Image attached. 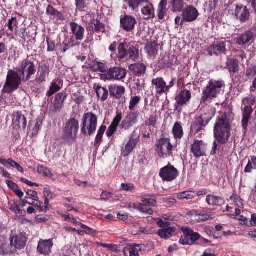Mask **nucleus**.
<instances>
[{"label":"nucleus","mask_w":256,"mask_h":256,"mask_svg":"<svg viewBox=\"0 0 256 256\" xmlns=\"http://www.w3.org/2000/svg\"><path fill=\"white\" fill-rule=\"evenodd\" d=\"M70 26L71 28L72 33L75 36L76 39L78 40H82L84 32V28L74 22H70Z\"/></svg>","instance_id":"24"},{"label":"nucleus","mask_w":256,"mask_h":256,"mask_svg":"<svg viewBox=\"0 0 256 256\" xmlns=\"http://www.w3.org/2000/svg\"><path fill=\"white\" fill-rule=\"evenodd\" d=\"M37 171L39 174H42L44 176L47 177L52 178L54 176V174L50 169L42 165L38 166Z\"/></svg>","instance_id":"46"},{"label":"nucleus","mask_w":256,"mask_h":256,"mask_svg":"<svg viewBox=\"0 0 256 256\" xmlns=\"http://www.w3.org/2000/svg\"><path fill=\"white\" fill-rule=\"evenodd\" d=\"M94 67L95 68V70L100 72H101L105 73L106 72V67L105 64L100 62H96L94 64Z\"/></svg>","instance_id":"52"},{"label":"nucleus","mask_w":256,"mask_h":256,"mask_svg":"<svg viewBox=\"0 0 256 256\" xmlns=\"http://www.w3.org/2000/svg\"><path fill=\"white\" fill-rule=\"evenodd\" d=\"M14 125L18 130H24L27 125L26 118L20 112H15L12 119Z\"/></svg>","instance_id":"21"},{"label":"nucleus","mask_w":256,"mask_h":256,"mask_svg":"<svg viewBox=\"0 0 256 256\" xmlns=\"http://www.w3.org/2000/svg\"><path fill=\"white\" fill-rule=\"evenodd\" d=\"M156 118L154 116H152L148 120L146 124L149 126H154L156 123Z\"/></svg>","instance_id":"62"},{"label":"nucleus","mask_w":256,"mask_h":256,"mask_svg":"<svg viewBox=\"0 0 256 256\" xmlns=\"http://www.w3.org/2000/svg\"><path fill=\"white\" fill-rule=\"evenodd\" d=\"M256 75V68L255 67H252L248 68L246 72V76L249 78H252Z\"/></svg>","instance_id":"56"},{"label":"nucleus","mask_w":256,"mask_h":256,"mask_svg":"<svg viewBox=\"0 0 256 256\" xmlns=\"http://www.w3.org/2000/svg\"><path fill=\"white\" fill-rule=\"evenodd\" d=\"M256 169V156H252L250 157V160H249L248 164L245 168L244 172L246 173H250L252 172V170Z\"/></svg>","instance_id":"45"},{"label":"nucleus","mask_w":256,"mask_h":256,"mask_svg":"<svg viewBox=\"0 0 256 256\" xmlns=\"http://www.w3.org/2000/svg\"><path fill=\"white\" fill-rule=\"evenodd\" d=\"M156 146V150L160 157L167 158L172 154L173 146L170 139L161 138L158 141Z\"/></svg>","instance_id":"10"},{"label":"nucleus","mask_w":256,"mask_h":256,"mask_svg":"<svg viewBox=\"0 0 256 256\" xmlns=\"http://www.w3.org/2000/svg\"><path fill=\"white\" fill-rule=\"evenodd\" d=\"M6 238L4 237L1 236L0 237V254H8L10 252V250L6 248H2V245L5 242Z\"/></svg>","instance_id":"54"},{"label":"nucleus","mask_w":256,"mask_h":256,"mask_svg":"<svg viewBox=\"0 0 256 256\" xmlns=\"http://www.w3.org/2000/svg\"><path fill=\"white\" fill-rule=\"evenodd\" d=\"M139 50L134 46H128L126 42H121L118 46V54L116 56L118 61L122 62L126 57L134 62H136L139 58Z\"/></svg>","instance_id":"4"},{"label":"nucleus","mask_w":256,"mask_h":256,"mask_svg":"<svg viewBox=\"0 0 256 256\" xmlns=\"http://www.w3.org/2000/svg\"><path fill=\"white\" fill-rule=\"evenodd\" d=\"M46 42L48 44V52H52L55 50V44L52 42L50 41L48 38H46Z\"/></svg>","instance_id":"63"},{"label":"nucleus","mask_w":256,"mask_h":256,"mask_svg":"<svg viewBox=\"0 0 256 256\" xmlns=\"http://www.w3.org/2000/svg\"><path fill=\"white\" fill-rule=\"evenodd\" d=\"M254 37V33L252 30H248L242 34L238 36L235 42L238 46H244L249 42Z\"/></svg>","instance_id":"25"},{"label":"nucleus","mask_w":256,"mask_h":256,"mask_svg":"<svg viewBox=\"0 0 256 256\" xmlns=\"http://www.w3.org/2000/svg\"><path fill=\"white\" fill-rule=\"evenodd\" d=\"M93 24L94 27V31L96 32H104V26L100 20H96Z\"/></svg>","instance_id":"51"},{"label":"nucleus","mask_w":256,"mask_h":256,"mask_svg":"<svg viewBox=\"0 0 256 256\" xmlns=\"http://www.w3.org/2000/svg\"><path fill=\"white\" fill-rule=\"evenodd\" d=\"M122 190L125 191H131L134 190V186L132 184H121Z\"/></svg>","instance_id":"59"},{"label":"nucleus","mask_w":256,"mask_h":256,"mask_svg":"<svg viewBox=\"0 0 256 256\" xmlns=\"http://www.w3.org/2000/svg\"><path fill=\"white\" fill-rule=\"evenodd\" d=\"M234 120L233 114L224 112L219 116L216 120L214 127V136L220 143H226L230 136V124Z\"/></svg>","instance_id":"1"},{"label":"nucleus","mask_w":256,"mask_h":256,"mask_svg":"<svg viewBox=\"0 0 256 256\" xmlns=\"http://www.w3.org/2000/svg\"><path fill=\"white\" fill-rule=\"evenodd\" d=\"M138 142V138L135 137L134 133L131 136L129 141L126 144L125 148L122 150L124 156H128L136 147Z\"/></svg>","instance_id":"28"},{"label":"nucleus","mask_w":256,"mask_h":256,"mask_svg":"<svg viewBox=\"0 0 256 256\" xmlns=\"http://www.w3.org/2000/svg\"><path fill=\"white\" fill-rule=\"evenodd\" d=\"M140 97L138 96H134L132 98L131 100H130L129 109L130 110H132L136 105L140 102Z\"/></svg>","instance_id":"50"},{"label":"nucleus","mask_w":256,"mask_h":256,"mask_svg":"<svg viewBox=\"0 0 256 256\" xmlns=\"http://www.w3.org/2000/svg\"><path fill=\"white\" fill-rule=\"evenodd\" d=\"M36 198L32 199V202H30V204L38 207L39 208L40 212L44 211V208L41 206L42 202Z\"/></svg>","instance_id":"53"},{"label":"nucleus","mask_w":256,"mask_h":256,"mask_svg":"<svg viewBox=\"0 0 256 256\" xmlns=\"http://www.w3.org/2000/svg\"><path fill=\"white\" fill-rule=\"evenodd\" d=\"M157 224L160 228H163L170 227V222L164 221L162 218L158 220L157 222Z\"/></svg>","instance_id":"61"},{"label":"nucleus","mask_w":256,"mask_h":256,"mask_svg":"<svg viewBox=\"0 0 256 256\" xmlns=\"http://www.w3.org/2000/svg\"><path fill=\"white\" fill-rule=\"evenodd\" d=\"M74 183L78 186L83 188H86L91 186V184H88V182H82L78 179L74 180Z\"/></svg>","instance_id":"55"},{"label":"nucleus","mask_w":256,"mask_h":256,"mask_svg":"<svg viewBox=\"0 0 256 256\" xmlns=\"http://www.w3.org/2000/svg\"><path fill=\"white\" fill-rule=\"evenodd\" d=\"M50 68L46 64L40 66L34 82L38 84H41L46 82L50 74Z\"/></svg>","instance_id":"20"},{"label":"nucleus","mask_w":256,"mask_h":256,"mask_svg":"<svg viewBox=\"0 0 256 256\" xmlns=\"http://www.w3.org/2000/svg\"><path fill=\"white\" fill-rule=\"evenodd\" d=\"M252 112V109L250 106H246L242 112V116L250 118Z\"/></svg>","instance_id":"57"},{"label":"nucleus","mask_w":256,"mask_h":256,"mask_svg":"<svg viewBox=\"0 0 256 256\" xmlns=\"http://www.w3.org/2000/svg\"><path fill=\"white\" fill-rule=\"evenodd\" d=\"M190 214L192 216L194 217L195 219L197 221L199 222L206 221L214 218L212 216H210L208 214H198L196 210H192L190 212Z\"/></svg>","instance_id":"40"},{"label":"nucleus","mask_w":256,"mask_h":256,"mask_svg":"<svg viewBox=\"0 0 256 256\" xmlns=\"http://www.w3.org/2000/svg\"><path fill=\"white\" fill-rule=\"evenodd\" d=\"M46 13L53 16V18L56 20H64V17L62 14L54 9L53 6L50 5H49L47 7Z\"/></svg>","instance_id":"37"},{"label":"nucleus","mask_w":256,"mask_h":256,"mask_svg":"<svg viewBox=\"0 0 256 256\" xmlns=\"http://www.w3.org/2000/svg\"><path fill=\"white\" fill-rule=\"evenodd\" d=\"M226 50L225 44L222 42L218 44H215L210 46L207 49V52L212 56L213 54L218 55L220 53L224 52Z\"/></svg>","instance_id":"32"},{"label":"nucleus","mask_w":256,"mask_h":256,"mask_svg":"<svg viewBox=\"0 0 256 256\" xmlns=\"http://www.w3.org/2000/svg\"><path fill=\"white\" fill-rule=\"evenodd\" d=\"M249 118H247L246 116L244 117L242 116V127L243 132H244V133H246V131L247 130Z\"/></svg>","instance_id":"60"},{"label":"nucleus","mask_w":256,"mask_h":256,"mask_svg":"<svg viewBox=\"0 0 256 256\" xmlns=\"http://www.w3.org/2000/svg\"><path fill=\"white\" fill-rule=\"evenodd\" d=\"M128 69L134 76H140L145 74L146 67L143 63H136L130 64Z\"/></svg>","instance_id":"26"},{"label":"nucleus","mask_w":256,"mask_h":256,"mask_svg":"<svg viewBox=\"0 0 256 256\" xmlns=\"http://www.w3.org/2000/svg\"><path fill=\"white\" fill-rule=\"evenodd\" d=\"M66 97V94L62 92L59 93L56 96L52 104L54 111L59 110L62 107Z\"/></svg>","instance_id":"33"},{"label":"nucleus","mask_w":256,"mask_h":256,"mask_svg":"<svg viewBox=\"0 0 256 256\" xmlns=\"http://www.w3.org/2000/svg\"><path fill=\"white\" fill-rule=\"evenodd\" d=\"M128 4L129 8L132 11H137L140 6L146 4L142 10L144 19L148 20L153 18L154 16V9L148 0H124Z\"/></svg>","instance_id":"5"},{"label":"nucleus","mask_w":256,"mask_h":256,"mask_svg":"<svg viewBox=\"0 0 256 256\" xmlns=\"http://www.w3.org/2000/svg\"><path fill=\"white\" fill-rule=\"evenodd\" d=\"M179 242L182 245H191L188 235L185 234L180 239Z\"/></svg>","instance_id":"58"},{"label":"nucleus","mask_w":256,"mask_h":256,"mask_svg":"<svg viewBox=\"0 0 256 256\" xmlns=\"http://www.w3.org/2000/svg\"><path fill=\"white\" fill-rule=\"evenodd\" d=\"M167 5L166 0H162L158 6V17L160 20H162L166 11V6Z\"/></svg>","instance_id":"43"},{"label":"nucleus","mask_w":256,"mask_h":256,"mask_svg":"<svg viewBox=\"0 0 256 256\" xmlns=\"http://www.w3.org/2000/svg\"><path fill=\"white\" fill-rule=\"evenodd\" d=\"M182 231L185 234H187L191 245L193 244L200 238V234L198 232H194L192 230L188 228H182Z\"/></svg>","instance_id":"36"},{"label":"nucleus","mask_w":256,"mask_h":256,"mask_svg":"<svg viewBox=\"0 0 256 256\" xmlns=\"http://www.w3.org/2000/svg\"><path fill=\"white\" fill-rule=\"evenodd\" d=\"M224 86V82L222 80H210L203 91L201 102H204L208 100L216 98Z\"/></svg>","instance_id":"2"},{"label":"nucleus","mask_w":256,"mask_h":256,"mask_svg":"<svg viewBox=\"0 0 256 256\" xmlns=\"http://www.w3.org/2000/svg\"><path fill=\"white\" fill-rule=\"evenodd\" d=\"M18 72L21 73L24 80L26 82L36 74V69L32 62L26 59L22 62L20 66L18 69Z\"/></svg>","instance_id":"9"},{"label":"nucleus","mask_w":256,"mask_h":256,"mask_svg":"<svg viewBox=\"0 0 256 256\" xmlns=\"http://www.w3.org/2000/svg\"><path fill=\"white\" fill-rule=\"evenodd\" d=\"M202 256H216V255L212 249L208 248L205 250Z\"/></svg>","instance_id":"64"},{"label":"nucleus","mask_w":256,"mask_h":256,"mask_svg":"<svg viewBox=\"0 0 256 256\" xmlns=\"http://www.w3.org/2000/svg\"><path fill=\"white\" fill-rule=\"evenodd\" d=\"M191 98V93L190 92L186 90L180 92L178 96L176 98V100L177 104L182 106L186 104Z\"/></svg>","instance_id":"29"},{"label":"nucleus","mask_w":256,"mask_h":256,"mask_svg":"<svg viewBox=\"0 0 256 256\" xmlns=\"http://www.w3.org/2000/svg\"><path fill=\"white\" fill-rule=\"evenodd\" d=\"M53 245L52 239L46 240L41 239L38 242L37 247L38 252L41 254L48 256L52 252V248Z\"/></svg>","instance_id":"17"},{"label":"nucleus","mask_w":256,"mask_h":256,"mask_svg":"<svg viewBox=\"0 0 256 256\" xmlns=\"http://www.w3.org/2000/svg\"><path fill=\"white\" fill-rule=\"evenodd\" d=\"M178 170L170 164L160 169V176L164 181L172 182L178 176Z\"/></svg>","instance_id":"12"},{"label":"nucleus","mask_w":256,"mask_h":256,"mask_svg":"<svg viewBox=\"0 0 256 256\" xmlns=\"http://www.w3.org/2000/svg\"><path fill=\"white\" fill-rule=\"evenodd\" d=\"M75 6L76 10L78 11H86L87 8L86 2L85 0H76Z\"/></svg>","instance_id":"47"},{"label":"nucleus","mask_w":256,"mask_h":256,"mask_svg":"<svg viewBox=\"0 0 256 256\" xmlns=\"http://www.w3.org/2000/svg\"><path fill=\"white\" fill-rule=\"evenodd\" d=\"M126 75V70L122 68L114 67L110 68L102 77L107 80H120L124 78Z\"/></svg>","instance_id":"13"},{"label":"nucleus","mask_w":256,"mask_h":256,"mask_svg":"<svg viewBox=\"0 0 256 256\" xmlns=\"http://www.w3.org/2000/svg\"><path fill=\"white\" fill-rule=\"evenodd\" d=\"M7 168L12 167L16 168L18 172H23L24 169L17 162L14 161L11 158H8V166Z\"/></svg>","instance_id":"48"},{"label":"nucleus","mask_w":256,"mask_h":256,"mask_svg":"<svg viewBox=\"0 0 256 256\" xmlns=\"http://www.w3.org/2000/svg\"><path fill=\"white\" fill-rule=\"evenodd\" d=\"M172 134L175 138L180 139L182 138L184 131L180 122H176L174 124L172 128Z\"/></svg>","instance_id":"41"},{"label":"nucleus","mask_w":256,"mask_h":256,"mask_svg":"<svg viewBox=\"0 0 256 256\" xmlns=\"http://www.w3.org/2000/svg\"><path fill=\"white\" fill-rule=\"evenodd\" d=\"M142 201L144 204H138V210L142 212L152 214L153 211L150 208V206H153L156 204V200L154 197L148 196L142 198Z\"/></svg>","instance_id":"16"},{"label":"nucleus","mask_w":256,"mask_h":256,"mask_svg":"<svg viewBox=\"0 0 256 256\" xmlns=\"http://www.w3.org/2000/svg\"><path fill=\"white\" fill-rule=\"evenodd\" d=\"M198 14L199 13L196 8L191 6H188L182 12L183 19L180 24L182 25L184 21L191 22L195 20Z\"/></svg>","instance_id":"19"},{"label":"nucleus","mask_w":256,"mask_h":256,"mask_svg":"<svg viewBox=\"0 0 256 256\" xmlns=\"http://www.w3.org/2000/svg\"><path fill=\"white\" fill-rule=\"evenodd\" d=\"M214 116V114L208 111L206 113L196 118L191 124L190 136H194L198 133L204 130V128L208 125Z\"/></svg>","instance_id":"7"},{"label":"nucleus","mask_w":256,"mask_h":256,"mask_svg":"<svg viewBox=\"0 0 256 256\" xmlns=\"http://www.w3.org/2000/svg\"><path fill=\"white\" fill-rule=\"evenodd\" d=\"M146 50L150 55L154 56L158 52V46L154 44H150L146 46Z\"/></svg>","instance_id":"49"},{"label":"nucleus","mask_w":256,"mask_h":256,"mask_svg":"<svg viewBox=\"0 0 256 256\" xmlns=\"http://www.w3.org/2000/svg\"><path fill=\"white\" fill-rule=\"evenodd\" d=\"M176 228L175 226H170L160 230L158 232L159 236L163 239H168L176 232Z\"/></svg>","instance_id":"34"},{"label":"nucleus","mask_w":256,"mask_h":256,"mask_svg":"<svg viewBox=\"0 0 256 256\" xmlns=\"http://www.w3.org/2000/svg\"><path fill=\"white\" fill-rule=\"evenodd\" d=\"M235 16L241 22H246L249 19V10L246 6H237L235 9Z\"/></svg>","instance_id":"22"},{"label":"nucleus","mask_w":256,"mask_h":256,"mask_svg":"<svg viewBox=\"0 0 256 256\" xmlns=\"http://www.w3.org/2000/svg\"><path fill=\"white\" fill-rule=\"evenodd\" d=\"M109 90L111 96L116 98H120L124 94L125 88L122 86L112 85L110 86Z\"/></svg>","instance_id":"31"},{"label":"nucleus","mask_w":256,"mask_h":256,"mask_svg":"<svg viewBox=\"0 0 256 256\" xmlns=\"http://www.w3.org/2000/svg\"><path fill=\"white\" fill-rule=\"evenodd\" d=\"M79 127V122L75 118H70L66 122L62 138L66 143L72 144L75 142Z\"/></svg>","instance_id":"3"},{"label":"nucleus","mask_w":256,"mask_h":256,"mask_svg":"<svg viewBox=\"0 0 256 256\" xmlns=\"http://www.w3.org/2000/svg\"><path fill=\"white\" fill-rule=\"evenodd\" d=\"M27 239L25 235L20 233L12 237L10 240V244L12 246L13 252L16 249H22L26 246Z\"/></svg>","instance_id":"18"},{"label":"nucleus","mask_w":256,"mask_h":256,"mask_svg":"<svg viewBox=\"0 0 256 256\" xmlns=\"http://www.w3.org/2000/svg\"><path fill=\"white\" fill-rule=\"evenodd\" d=\"M170 4L172 6L171 10L174 12H181L184 5V2L183 0H172Z\"/></svg>","instance_id":"42"},{"label":"nucleus","mask_w":256,"mask_h":256,"mask_svg":"<svg viewBox=\"0 0 256 256\" xmlns=\"http://www.w3.org/2000/svg\"><path fill=\"white\" fill-rule=\"evenodd\" d=\"M206 201L208 205L212 206H221L225 204L223 198L212 194L208 195Z\"/></svg>","instance_id":"27"},{"label":"nucleus","mask_w":256,"mask_h":256,"mask_svg":"<svg viewBox=\"0 0 256 256\" xmlns=\"http://www.w3.org/2000/svg\"><path fill=\"white\" fill-rule=\"evenodd\" d=\"M122 119L121 114H117L116 116L113 120L111 124L108 127L106 134L108 137L111 136L116 131L117 127Z\"/></svg>","instance_id":"30"},{"label":"nucleus","mask_w":256,"mask_h":256,"mask_svg":"<svg viewBox=\"0 0 256 256\" xmlns=\"http://www.w3.org/2000/svg\"><path fill=\"white\" fill-rule=\"evenodd\" d=\"M62 86V82L60 79H55L52 82L49 90L46 93V96H50L55 92L58 91Z\"/></svg>","instance_id":"35"},{"label":"nucleus","mask_w":256,"mask_h":256,"mask_svg":"<svg viewBox=\"0 0 256 256\" xmlns=\"http://www.w3.org/2000/svg\"><path fill=\"white\" fill-rule=\"evenodd\" d=\"M226 68L230 72L236 73L239 70L238 62L236 58H232L228 60Z\"/></svg>","instance_id":"38"},{"label":"nucleus","mask_w":256,"mask_h":256,"mask_svg":"<svg viewBox=\"0 0 256 256\" xmlns=\"http://www.w3.org/2000/svg\"><path fill=\"white\" fill-rule=\"evenodd\" d=\"M195 196V192L190 190L184 191L177 194V198L178 200H190L194 198Z\"/></svg>","instance_id":"44"},{"label":"nucleus","mask_w":256,"mask_h":256,"mask_svg":"<svg viewBox=\"0 0 256 256\" xmlns=\"http://www.w3.org/2000/svg\"><path fill=\"white\" fill-rule=\"evenodd\" d=\"M138 114L130 113L122 121L120 124L122 129L128 130L132 127L138 121Z\"/></svg>","instance_id":"23"},{"label":"nucleus","mask_w":256,"mask_h":256,"mask_svg":"<svg viewBox=\"0 0 256 256\" xmlns=\"http://www.w3.org/2000/svg\"><path fill=\"white\" fill-rule=\"evenodd\" d=\"M94 88L96 92L97 96L102 101L106 100L108 96V92L106 88L100 86H94Z\"/></svg>","instance_id":"39"},{"label":"nucleus","mask_w":256,"mask_h":256,"mask_svg":"<svg viewBox=\"0 0 256 256\" xmlns=\"http://www.w3.org/2000/svg\"><path fill=\"white\" fill-rule=\"evenodd\" d=\"M137 22L136 18L132 16L126 14L121 16L120 28L126 32H132L135 28Z\"/></svg>","instance_id":"14"},{"label":"nucleus","mask_w":256,"mask_h":256,"mask_svg":"<svg viewBox=\"0 0 256 256\" xmlns=\"http://www.w3.org/2000/svg\"><path fill=\"white\" fill-rule=\"evenodd\" d=\"M174 78H172L168 85H166V82L162 77H159L152 80V85L155 88L157 94L161 95L162 94L168 92L170 89L174 86Z\"/></svg>","instance_id":"11"},{"label":"nucleus","mask_w":256,"mask_h":256,"mask_svg":"<svg viewBox=\"0 0 256 256\" xmlns=\"http://www.w3.org/2000/svg\"><path fill=\"white\" fill-rule=\"evenodd\" d=\"M22 82V75L16 71L10 70L7 74L6 82L4 86L2 92L4 93L12 92L18 88Z\"/></svg>","instance_id":"8"},{"label":"nucleus","mask_w":256,"mask_h":256,"mask_svg":"<svg viewBox=\"0 0 256 256\" xmlns=\"http://www.w3.org/2000/svg\"><path fill=\"white\" fill-rule=\"evenodd\" d=\"M190 150L194 156L198 158L206 155V144L202 140H194Z\"/></svg>","instance_id":"15"},{"label":"nucleus","mask_w":256,"mask_h":256,"mask_svg":"<svg viewBox=\"0 0 256 256\" xmlns=\"http://www.w3.org/2000/svg\"><path fill=\"white\" fill-rule=\"evenodd\" d=\"M98 124V117L92 112L84 114L82 120L80 131L84 136H91L96 131Z\"/></svg>","instance_id":"6"}]
</instances>
